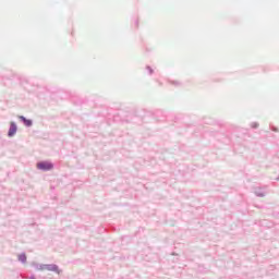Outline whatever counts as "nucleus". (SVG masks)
<instances>
[{"label":"nucleus","instance_id":"f257e3e1","mask_svg":"<svg viewBox=\"0 0 279 279\" xmlns=\"http://www.w3.org/2000/svg\"><path fill=\"white\" fill-rule=\"evenodd\" d=\"M37 169H40L41 171H51V169H53V163L49 161H41L37 163Z\"/></svg>","mask_w":279,"mask_h":279},{"label":"nucleus","instance_id":"f03ea898","mask_svg":"<svg viewBox=\"0 0 279 279\" xmlns=\"http://www.w3.org/2000/svg\"><path fill=\"white\" fill-rule=\"evenodd\" d=\"M16 123L11 122L10 124V129H9V136H14V134H16Z\"/></svg>","mask_w":279,"mask_h":279},{"label":"nucleus","instance_id":"7ed1b4c3","mask_svg":"<svg viewBox=\"0 0 279 279\" xmlns=\"http://www.w3.org/2000/svg\"><path fill=\"white\" fill-rule=\"evenodd\" d=\"M19 119H21V121H23V123H24V125H26V128H32V120H27L23 116H20Z\"/></svg>","mask_w":279,"mask_h":279},{"label":"nucleus","instance_id":"20e7f679","mask_svg":"<svg viewBox=\"0 0 279 279\" xmlns=\"http://www.w3.org/2000/svg\"><path fill=\"white\" fill-rule=\"evenodd\" d=\"M44 269H47V271H58V267L56 265H46Z\"/></svg>","mask_w":279,"mask_h":279},{"label":"nucleus","instance_id":"39448f33","mask_svg":"<svg viewBox=\"0 0 279 279\" xmlns=\"http://www.w3.org/2000/svg\"><path fill=\"white\" fill-rule=\"evenodd\" d=\"M19 260H21L22 263H25V260H27V256H25V254H22L19 256Z\"/></svg>","mask_w":279,"mask_h":279}]
</instances>
